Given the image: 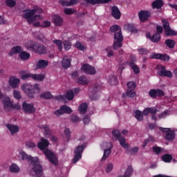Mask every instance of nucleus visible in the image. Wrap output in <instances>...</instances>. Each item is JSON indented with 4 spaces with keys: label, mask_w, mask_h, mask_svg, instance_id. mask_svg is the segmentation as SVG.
<instances>
[{
    "label": "nucleus",
    "mask_w": 177,
    "mask_h": 177,
    "mask_svg": "<svg viewBox=\"0 0 177 177\" xmlns=\"http://www.w3.org/2000/svg\"><path fill=\"white\" fill-rule=\"evenodd\" d=\"M165 44L169 49H174L176 43L174 39H168L165 40Z\"/></svg>",
    "instance_id": "33"
},
{
    "label": "nucleus",
    "mask_w": 177,
    "mask_h": 177,
    "mask_svg": "<svg viewBox=\"0 0 177 177\" xmlns=\"http://www.w3.org/2000/svg\"><path fill=\"white\" fill-rule=\"evenodd\" d=\"M110 31L111 33L117 34L121 31V27L118 25H113L110 28Z\"/></svg>",
    "instance_id": "42"
},
{
    "label": "nucleus",
    "mask_w": 177,
    "mask_h": 177,
    "mask_svg": "<svg viewBox=\"0 0 177 177\" xmlns=\"http://www.w3.org/2000/svg\"><path fill=\"white\" fill-rule=\"evenodd\" d=\"M76 83L79 85H88L89 84V80L87 77H86L85 75H82L79 77L77 79H76Z\"/></svg>",
    "instance_id": "25"
},
{
    "label": "nucleus",
    "mask_w": 177,
    "mask_h": 177,
    "mask_svg": "<svg viewBox=\"0 0 177 177\" xmlns=\"http://www.w3.org/2000/svg\"><path fill=\"white\" fill-rule=\"evenodd\" d=\"M22 109L24 113H28V114H32L35 113V108L32 104H28L24 102L22 104Z\"/></svg>",
    "instance_id": "14"
},
{
    "label": "nucleus",
    "mask_w": 177,
    "mask_h": 177,
    "mask_svg": "<svg viewBox=\"0 0 177 177\" xmlns=\"http://www.w3.org/2000/svg\"><path fill=\"white\" fill-rule=\"evenodd\" d=\"M127 61H125L124 62H123L122 64H119V67L118 69V73H120V75L122 74V71H124V70H125V65L126 64H129V63H127Z\"/></svg>",
    "instance_id": "50"
},
{
    "label": "nucleus",
    "mask_w": 177,
    "mask_h": 177,
    "mask_svg": "<svg viewBox=\"0 0 177 177\" xmlns=\"http://www.w3.org/2000/svg\"><path fill=\"white\" fill-rule=\"evenodd\" d=\"M62 66L63 68H70L71 66V59L64 57L62 60Z\"/></svg>",
    "instance_id": "26"
},
{
    "label": "nucleus",
    "mask_w": 177,
    "mask_h": 177,
    "mask_svg": "<svg viewBox=\"0 0 177 177\" xmlns=\"http://www.w3.org/2000/svg\"><path fill=\"white\" fill-rule=\"evenodd\" d=\"M47 52L48 49L46 48V46L38 44L35 53H38L39 55H45Z\"/></svg>",
    "instance_id": "23"
},
{
    "label": "nucleus",
    "mask_w": 177,
    "mask_h": 177,
    "mask_svg": "<svg viewBox=\"0 0 177 177\" xmlns=\"http://www.w3.org/2000/svg\"><path fill=\"white\" fill-rule=\"evenodd\" d=\"M53 22L56 27H62L63 26V18L59 15H54L53 17Z\"/></svg>",
    "instance_id": "20"
},
{
    "label": "nucleus",
    "mask_w": 177,
    "mask_h": 177,
    "mask_svg": "<svg viewBox=\"0 0 177 177\" xmlns=\"http://www.w3.org/2000/svg\"><path fill=\"white\" fill-rule=\"evenodd\" d=\"M127 30L133 34H137L138 32V29H136V27L132 24L127 25Z\"/></svg>",
    "instance_id": "48"
},
{
    "label": "nucleus",
    "mask_w": 177,
    "mask_h": 177,
    "mask_svg": "<svg viewBox=\"0 0 177 177\" xmlns=\"http://www.w3.org/2000/svg\"><path fill=\"white\" fill-rule=\"evenodd\" d=\"M170 59V57L167 54H160V60L162 62H168Z\"/></svg>",
    "instance_id": "58"
},
{
    "label": "nucleus",
    "mask_w": 177,
    "mask_h": 177,
    "mask_svg": "<svg viewBox=\"0 0 177 177\" xmlns=\"http://www.w3.org/2000/svg\"><path fill=\"white\" fill-rule=\"evenodd\" d=\"M43 10L39 7H35L33 9H26L24 10L22 17L26 19L28 23H32V17L35 13H42Z\"/></svg>",
    "instance_id": "3"
},
{
    "label": "nucleus",
    "mask_w": 177,
    "mask_h": 177,
    "mask_svg": "<svg viewBox=\"0 0 177 177\" xmlns=\"http://www.w3.org/2000/svg\"><path fill=\"white\" fill-rule=\"evenodd\" d=\"M157 69L160 70L158 71V74L160 75V77H167V78H172V72H171V71H167L165 66L162 65H158Z\"/></svg>",
    "instance_id": "11"
},
{
    "label": "nucleus",
    "mask_w": 177,
    "mask_h": 177,
    "mask_svg": "<svg viewBox=\"0 0 177 177\" xmlns=\"http://www.w3.org/2000/svg\"><path fill=\"white\" fill-rule=\"evenodd\" d=\"M113 168H114L113 163H108L105 167V172L110 174L113 171Z\"/></svg>",
    "instance_id": "51"
},
{
    "label": "nucleus",
    "mask_w": 177,
    "mask_h": 177,
    "mask_svg": "<svg viewBox=\"0 0 177 177\" xmlns=\"http://www.w3.org/2000/svg\"><path fill=\"white\" fill-rule=\"evenodd\" d=\"M9 171L12 172V174H17L20 172V167L16 164H12L9 167Z\"/></svg>",
    "instance_id": "31"
},
{
    "label": "nucleus",
    "mask_w": 177,
    "mask_h": 177,
    "mask_svg": "<svg viewBox=\"0 0 177 177\" xmlns=\"http://www.w3.org/2000/svg\"><path fill=\"white\" fill-rule=\"evenodd\" d=\"M5 3L8 8H15L16 1L15 0H6Z\"/></svg>",
    "instance_id": "49"
},
{
    "label": "nucleus",
    "mask_w": 177,
    "mask_h": 177,
    "mask_svg": "<svg viewBox=\"0 0 177 177\" xmlns=\"http://www.w3.org/2000/svg\"><path fill=\"white\" fill-rule=\"evenodd\" d=\"M74 91L73 90H68L66 93L65 94V98L67 99V100H73L74 99Z\"/></svg>",
    "instance_id": "39"
},
{
    "label": "nucleus",
    "mask_w": 177,
    "mask_h": 177,
    "mask_svg": "<svg viewBox=\"0 0 177 177\" xmlns=\"http://www.w3.org/2000/svg\"><path fill=\"white\" fill-rule=\"evenodd\" d=\"M127 150L125 151L126 154H136L138 151H139V147H134L131 149L127 148Z\"/></svg>",
    "instance_id": "40"
},
{
    "label": "nucleus",
    "mask_w": 177,
    "mask_h": 177,
    "mask_svg": "<svg viewBox=\"0 0 177 177\" xmlns=\"http://www.w3.org/2000/svg\"><path fill=\"white\" fill-rule=\"evenodd\" d=\"M127 96L128 97H135L136 93L134 92L135 88H136V84L133 82H129L127 83Z\"/></svg>",
    "instance_id": "12"
},
{
    "label": "nucleus",
    "mask_w": 177,
    "mask_h": 177,
    "mask_svg": "<svg viewBox=\"0 0 177 177\" xmlns=\"http://www.w3.org/2000/svg\"><path fill=\"white\" fill-rule=\"evenodd\" d=\"M138 52L139 53L140 55H149L150 53V51L147 48H138Z\"/></svg>",
    "instance_id": "53"
},
{
    "label": "nucleus",
    "mask_w": 177,
    "mask_h": 177,
    "mask_svg": "<svg viewBox=\"0 0 177 177\" xmlns=\"http://www.w3.org/2000/svg\"><path fill=\"white\" fill-rule=\"evenodd\" d=\"M159 131L164 132L165 134V139L169 142H172L175 139L176 134L175 131L171 130L169 128L159 127Z\"/></svg>",
    "instance_id": "7"
},
{
    "label": "nucleus",
    "mask_w": 177,
    "mask_h": 177,
    "mask_svg": "<svg viewBox=\"0 0 177 177\" xmlns=\"http://www.w3.org/2000/svg\"><path fill=\"white\" fill-rule=\"evenodd\" d=\"M151 6L153 9H161L164 6V1L162 0H156L152 2Z\"/></svg>",
    "instance_id": "27"
},
{
    "label": "nucleus",
    "mask_w": 177,
    "mask_h": 177,
    "mask_svg": "<svg viewBox=\"0 0 177 177\" xmlns=\"http://www.w3.org/2000/svg\"><path fill=\"white\" fill-rule=\"evenodd\" d=\"M49 64V61L45 60V59H40L37 62L36 65V68L37 70L45 68L46 67H48V65Z\"/></svg>",
    "instance_id": "22"
},
{
    "label": "nucleus",
    "mask_w": 177,
    "mask_h": 177,
    "mask_svg": "<svg viewBox=\"0 0 177 177\" xmlns=\"http://www.w3.org/2000/svg\"><path fill=\"white\" fill-rule=\"evenodd\" d=\"M135 118L138 121H142L143 120V113L139 110L135 111Z\"/></svg>",
    "instance_id": "45"
},
{
    "label": "nucleus",
    "mask_w": 177,
    "mask_h": 177,
    "mask_svg": "<svg viewBox=\"0 0 177 177\" xmlns=\"http://www.w3.org/2000/svg\"><path fill=\"white\" fill-rule=\"evenodd\" d=\"M64 48L65 50H70L71 49V42L70 41H64Z\"/></svg>",
    "instance_id": "55"
},
{
    "label": "nucleus",
    "mask_w": 177,
    "mask_h": 177,
    "mask_svg": "<svg viewBox=\"0 0 177 177\" xmlns=\"http://www.w3.org/2000/svg\"><path fill=\"white\" fill-rule=\"evenodd\" d=\"M40 97H41V99H46V100H49L50 99H53V95H52L50 91H46L41 93L40 95Z\"/></svg>",
    "instance_id": "36"
},
{
    "label": "nucleus",
    "mask_w": 177,
    "mask_h": 177,
    "mask_svg": "<svg viewBox=\"0 0 177 177\" xmlns=\"http://www.w3.org/2000/svg\"><path fill=\"white\" fill-rule=\"evenodd\" d=\"M53 42L57 46L59 51L62 52L63 50V42L62 40L55 39L53 40Z\"/></svg>",
    "instance_id": "46"
},
{
    "label": "nucleus",
    "mask_w": 177,
    "mask_h": 177,
    "mask_svg": "<svg viewBox=\"0 0 177 177\" xmlns=\"http://www.w3.org/2000/svg\"><path fill=\"white\" fill-rule=\"evenodd\" d=\"M6 127L10 131L12 136L15 135V133H17V132L20 131V128L17 125L7 124Z\"/></svg>",
    "instance_id": "21"
},
{
    "label": "nucleus",
    "mask_w": 177,
    "mask_h": 177,
    "mask_svg": "<svg viewBox=\"0 0 177 177\" xmlns=\"http://www.w3.org/2000/svg\"><path fill=\"white\" fill-rule=\"evenodd\" d=\"M16 53H19L21 60H28V59L31 57V55L27 51H24L21 47L19 46H16L12 48L8 53V56H13V55H16Z\"/></svg>",
    "instance_id": "2"
},
{
    "label": "nucleus",
    "mask_w": 177,
    "mask_h": 177,
    "mask_svg": "<svg viewBox=\"0 0 177 177\" xmlns=\"http://www.w3.org/2000/svg\"><path fill=\"white\" fill-rule=\"evenodd\" d=\"M150 58H151V59H158V60H160V59H161V53H153L150 55Z\"/></svg>",
    "instance_id": "59"
},
{
    "label": "nucleus",
    "mask_w": 177,
    "mask_h": 177,
    "mask_svg": "<svg viewBox=\"0 0 177 177\" xmlns=\"http://www.w3.org/2000/svg\"><path fill=\"white\" fill-rule=\"evenodd\" d=\"M113 48L117 50L118 48H122V41H124V36H122V31L119 30V32L114 34L113 36Z\"/></svg>",
    "instance_id": "4"
},
{
    "label": "nucleus",
    "mask_w": 177,
    "mask_h": 177,
    "mask_svg": "<svg viewBox=\"0 0 177 177\" xmlns=\"http://www.w3.org/2000/svg\"><path fill=\"white\" fill-rule=\"evenodd\" d=\"M84 149H85V145H79L74 151L75 154H82Z\"/></svg>",
    "instance_id": "47"
},
{
    "label": "nucleus",
    "mask_w": 177,
    "mask_h": 177,
    "mask_svg": "<svg viewBox=\"0 0 177 177\" xmlns=\"http://www.w3.org/2000/svg\"><path fill=\"white\" fill-rule=\"evenodd\" d=\"M118 78L117 76H112L109 80L111 85H117L118 84Z\"/></svg>",
    "instance_id": "56"
},
{
    "label": "nucleus",
    "mask_w": 177,
    "mask_h": 177,
    "mask_svg": "<svg viewBox=\"0 0 177 177\" xmlns=\"http://www.w3.org/2000/svg\"><path fill=\"white\" fill-rule=\"evenodd\" d=\"M32 80L35 81H44L45 80V75L42 74H32Z\"/></svg>",
    "instance_id": "37"
},
{
    "label": "nucleus",
    "mask_w": 177,
    "mask_h": 177,
    "mask_svg": "<svg viewBox=\"0 0 177 177\" xmlns=\"http://www.w3.org/2000/svg\"><path fill=\"white\" fill-rule=\"evenodd\" d=\"M43 129H44V136H50L52 135L53 132L52 130L49 128V126L48 124H45L43 126Z\"/></svg>",
    "instance_id": "43"
},
{
    "label": "nucleus",
    "mask_w": 177,
    "mask_h": 177,
    "mask_svg": "<svg viewBox=\"0 0 177 177\" xmlns=\"http://www.w3.org/2000/svg\"><path fill=\"white\" fill-rule=\"evenodd\" d=\"M153 151L156 154V156H158V154L161 153L162 149L160 147H152Z\"/></svg>",
    "instance_id": "62"
},
{
    "label": "nucleus",
    "mask_w": 177,
    "mask_h": 177,
    "mask_svg": "<svg viewBox=\"0 0 177 177\" xmlns=\"http://www.w3.org/2000/svg\"><path fill=\"white\" fill-rule=\"evenodd\" d=\"M75 46L77 48V49H80V50H84L85 49V46L84 44H81L80 41H77L75 43Z\"/></svg>",
    "instance_id": "64"
},
{
    "label": "nucleus",
    "mask_w": 177,
    "mask_h": 177,
    "mask_svg": "<svg viewBox=\"0 0 177 177\" xmlns=\"http://www.w3.org/2000/svg\"><path fill=\"white\" fill-rule=\"evenodd\" d=\"M126 63L129 64V67L132 68L134 74H139L140 73V68L135 63L129 62V61H127Z\"/></svg>",
    "instance_id": "28"
},
{
    "label": "nucleus",
    "mask_w": 177,
    "mask_h": 177,
    "mask_svg": "<svg viewBox=\"0 0 177 177\" xmlns=\"http://www.w3.org/2000/svg\"><path fill=\"white\" fill-rule=\"evenodd\" d=\"M86 110H88V104L82 103L79 106V111L81 114H85L86 113Z\"/></svg>",
    "instance_id": "38"
},
{
    "label": "nucleus",
    "mask_w": 177,
    "mask_h": 177,
    "mask_svg": "<svg viewBox=\"0 0 177 177\" xmlns=\"http://www.w3.org/2000/svg\"><path fill=\"white\" fill-rule=\"evenodd\" d=\"M162 27L165 30V32L167 37H172V35L176 36L177 32L171 29L169 26V21L167 19H162Z\"/></svg>",
    "instance_id": "9"
},
{
    "label": "nucleus",
    "mask_w": 177,
    "mask_h": 177,
    "mask_svg": "<svg viewBox=\"0 0 177 177\" xmlns=\"http://www.w3.org/2000/svg\"><path fill=\"white\" fill-rule=\"evenodd\" d=\"M113 0H90V5H99L100 3H109Z\"/></svg>",
    "instance_id": "34"
},
{
    "label": "nucleus",
    "mask_w": 177,
    "mask_h": 177,
    "mask_svg": "<svg viewBox=\"0 0 177 177\" xmlns=\"http://www.w3.org/2000/svg\"><path fill=\"white\" fill-rule=\"evenodd\" d=\"M82 158V154L80 153H75L73 162V164H77L80 160Z\"/></svg>",
    "instance_id": "52"
},
{
    "label": "nucleus",
    "mask_w": 177,
    "mask_h": 177,
    "mask_svg": "<svg viewBox=\"0 0 177 177\" xmlns=\"http://www.w3.org/2000/svg\"><path fill=\"white\" fill-rule=\"evenodd\" d=\"M64 12L65 13V15H74V12H75V10L73 9V8H65L64 10Z\"/></svg>",
    "instance_id": "61"
},
{
    "label": "nucleus",
    "mask_w": 177,
    "mask_h": 177,
    "mask_svg": "<svg viewBox=\"0 0 177 177\" xmlns=\"http://www.w3.org/2000/svg\"><path fill=\"white\" fill-rule=\"evenodd\" d=\"M161 159L164 161V162H171V161H172V155L166 153L162 156Z\"/></svg>",
    "instance_id": "41"
},
{
    "label": "nucleus",
    "mask_w": 177,
    "mask_h": 177,
    "mask_svg": "<svg viewBox=\"0 0 177 177\" xmlns=\"http://www.w3.org/2000/svg\"><path fill=\"white\" fill-rule=\"evenodd\" d=\"M83 122L84 125H88V124L91 122V116L88 115H85L84 118H83Z\"/></svg>",
    "instance_id": "63"
},
{
    "label": "nucleus",
    "mask_w": 177,
    "mask_h": 177,
    "mask_svg": "<svg viewBox=\"0 0 177 177\" xmlns=\"http://www.w3.org/2000/svg\"><path fill=\"white\" fill-rule=\"evenodd\" d=\"M107 146L109 147V148L104 149V155L101 159V161H104L110 154H111V149H113V143L111 142H108Z\"/></svg>",
    "instance_id": "19"
},
{
    "label": "nucleus",
    "mask_w": 177,
    "mask_h": 177,
    "mask_svg": "<svg viewBox=\"0 0 177 177\" xmlns=\"http://www.w3.org/2000/svg\"><path fill=\"white\" fill-rule=\"evenodd\" d=\"M19 74L21 75V80H23L24 81H26V80H28V78L32 79V74L26 73L25 71H21L19 72Z\"/></svg>",
    "instance_id": "29"
},
{
    "label": "nucleus",
    "mask_w": 177,
    "mask_h": 177,
    "mask_svg": "<svg viewBox=\"0 0 177 177\" xmlns=\"http://www.w3.org/2000/svg\"><path fill=\"white\" fill-rule=\"evenodd\" d=\"M13 95L14 97L17 99V100H20V99H21V94L19 91L14 90Z\"/></svg>",
    "instance_id": "57"
},
{
    "label": "nucleus",
    "mask_w": 177,
    "mask_h": 177,
    "mask_svg": "<svg viewBox=\"0 0 177 177\" xmlns=\"http://www.w3.org/2000/svg\"><path fill=\"white\" fill-rule=\"evenodd\" d=\"M46 158L53 165H58L59 160L57 159V156L55 153H53L50 149H47L43 151Z\"/></svg>",
    "instance_id": "5"
},
{
    "label": "nucleus",
    "mask_w": 177,
    "mask_h": 177,
    "mask_svg": "<svg viewBox=\"0 0 177 177\" xmlns=\"http://www.w3.org/2000/svg\"><path fill=\"white\" fill-rule=\"evenodd\" d=\"M38 46V43L35 41H32L31 40H28L25 44V48L28 49V50H30V52H34L35 53L37 50V48Z\"/></svg>",
    "instance_id": "17"
},
{
    "label": "nucleus",
    "mask_w": 177,
    "mask_h": 177,
    "mask_svg": "<svg viewBox=\"0 0 177 177\" xmlns=\"http://www.w3.org/2000/svg\"><path fill=\"white\" fill-rule=\"evenodd\" d=\"M111 10V15L113 19H115V20H120L121 19V11L118 6H112Z\"/></svg>",
    "instance_id": "16"
},
{
    "label": "nucleus",
    "mask_w": 177,
    "mask_h": 177,
    "mask_svg": "<svg viewBox=\"0 0 177 177\" xmlns=\"http://www.w3.org/2000/svg\"><path fill=\"white\" fill-rule=\"evenodd\" d=\"M151 17V12L149 10H142L138 12V18L140 23H146Z\"/></svg>",
    "instance_id": "10"
},
{
    "label": "nucleus",
    "mask_w": 177,
    "mask_h": 177,
    "mask_svg": "<svg viewBox=\"0 0 177 177\" xmlns=\"http://www.w3.org/2000/svg\"><path fill=\"white\" fill-rule=\"evenodd\" d=\"M160 39H161V35L160 33H155L152 35V37L151 38V41L152 42H160Z\"/></svg>",
    "instance_id": "44"
},
{
    "label": "nucleus",
    "mask_w": 177,
    "mask_h": 177,
    "mask_svg": "<svg viewBox=\"0 0 177 177\" xmlns=\"http://www.w3.org/2000/svg\"><path fill=\"white\" fill-rule=\"evenodd\" d=\"M64 133L65 135V137L67 138L68 142L70 140V138H71V131H70V129L66 128L65 129Z\"/></svg>",
    "instance_id": "54"
},
{
    "label": "nucleus",
    "mask_w": 177,
    "mask_h": 177,
    "mask_svg": "<svg viewBox=\"0 0 177 177\" xmlns=\"http://www.w3.org/2000/svg\"><path fill=\"white\" fill-rule=\"evenodd\" d=\"M19 84H20V79L13 76L10 77L9 84L12 88H17V86H19Z\"/></svg>",
    "instance_id": "24"
},
{
    "label": "nucleus",
    "mask_w": 177,
    "mask_h": 177,
    "mask_svg": "<svg viewBox=\"0 0 177 177\" xmlns=\"http://www.w3.org/2000/svg\"><path fill=\"white\" fill-rule=\"evenodd\" d=\"M3 109L6 111H9L10 109H16L17 110H20V105L19 104H13L12 101H10V98L9 97H5L2 100Z\"/></svg>",
    "instance_id": "6"
},
{
    "label": "nucleus",
    "mask_w": 177,
    "mask_h": 177,
    "mask_svg": "<svg viewBox=\"0 0 177 177\" xmlns=\"http://www.w3.org/2000/svg\"><path fill=\"white\" fill-rule=\"evenodd\" d=\"M82 71H84L86 74H89L90 75H95L96 74V69L95 67L85 64L81 67Z\"/></svg>",
    "instance_id": "13"
},
{
    "label": "nucleus",
    "mask_w": 177,
    "mask_h": 177,
    "mask_svg": "<svg viewBox=\"0 0 177 177\" xmlns=\"http://www.w3.org/2000/svg\"><path fill=\"white\" fill-rule=\"evenodd\" d=\"M133 174V168H132V166H129L125 171L124 176H119V177H131L132 176V174Z\"/></svg>",
    "instance_id": "32"
},
{
    "label": "nucleus",
    "mask_w": 177,
    "mask_h": 177,
    "mask_svg": "<svg viewBox=\"0 0 177 177\" xmlns=\"http://www.w3.org/2000/svg\"><path fill=\"white\" fill-rule=\"evenodd\" d=\"M21 89L25 92L28 97H30V99H34V97H35L36 92L32 87V85L28 84H24L21 86Z\"/></svg>",
    "instance_id": "8"
},
{
    "label": "nucleus",
    "mask_w": 177,
    "mask_h": 177,
    "mask_svg": "<svg viewBox=\"0 0 177 177\" xmlns=\"http://www.w3.org/2000/svg\"><path fill=\"white\" fill-rule=\"evenodd\" d=\"M61 110L62 111V114H71L73 113V110L70 106H67V105H63L60 106Z\"/></svg>",
    "instance_id": "35"
},
{
    "label": "nucleus",
    "mask_w": 177,
    "mask_h": 177,
    "mask_svg": "<svg viewBox=\"0 0 177 177\" xmlns=\"http://www.w3.org/2000/svg\"><path fill=\"white\" fill-rule=\"evenodd\" d=\"M118 140L120 146L123 147V149H129V145L127 143V141L125 140V137H120Z\"/></svg>",
    "instance_id": "30"
},
{
    "label": "nucleus",
    "mask_w": 177,
    "mask_h": 177,
    "mask_svg": "<svg viewBox=\"0 0 177 177\" xmlns=\"http://www.w3.org/2000/svg\"><path fill=\"white\" fill-rule=\"evenodd\" d=\"M112 135L113 136H114L115 138H116V139H120V138H121V133H120V131L118 130H113L112 131Z\"/></svg>",
    "instance_id": "60"
},
{
    "label": "nucleus",
    "mask_w": 177,
    "mask_h": 177,
    "mask_svg": "<svg viewBox=\"0 0 177 177\" xmlns=\"http://www.w3.org/2000/svg\"><path fill=\"white\" fill-rule=\"evenodd\" d=\"M149 95L153 99H156L157 96L159 97H162V96H165V93H164V91L161 89H151L149 91Z\"/></svg>",
    "instance_id": "15"
},
{
    "label": "nucleus",
    "mask_w": 177,
    "mask_h": 177,
    "mask_svg": "<svg viewBox=\"0 0 177 177\" xmlns=\"http://www.w3.org/2000/svg\"><path fill=\"white\" fill-rule=\"evenodd\" d=\"M18 158L22 161H27L28 162H31L33 164L32 171L35 172L37 177H42L44 174V169L42 165L38 163V158L32 157L30 155L27 154L26 151H21L19 152Z\"/></svg>",
    "instance_id": "1"
},
{
    "label": "nucleus",
    "mask_w": 177,
    "mask_h": 177,
    "mask_svg": "<svg viewBox=\"0 0 177 177\" xmlns=\"http://www.w3.org/2000/svg\"><path fill=\"white\" fill-rule=\"evenodd\" d=\"M49 146V140L42 138L41 141L37 143V147L39 150H44L45 151V149Z\"/></svg>",
    "instance_id": "18"
}]
</instances>
